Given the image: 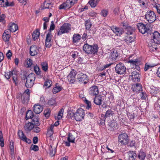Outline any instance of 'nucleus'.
I'll return each instance as SVG.
<instances>
[{"mask_svg": "<svg viewBox=\"0 0 160 160\" xmlns=\"http://www.w3.org/2000/svg\"><path fill=\"white\" fill-rule=\"evenodd\" d=\"M153 39L150 40L148 43V47H152L155 50L157 49L156 46L160 44V33L155 31L152 33Z\"/></svg>", "mask_w": 160, "mask_h": 160, "instance_id": "obj_1", "label": "nucleus"}, {"mask_svg": "<svg viewBox=\"0 0 160 160\" xmlns=\"http://www.w3.org/2000/svg\"><path fill=\"white\" fill-rule=\"evenodd\" d=\"M25 79L26 80L25 86L27 88H30L34 85L36 78L35 75L33 73H31L27 76H25Z\"/></svg>", "mask_w": 160, "mask_h": 160, "instance_id": "obj_2", "label": "nucleus"}, {"mask_svg": "<svg viewBox=\"0 0 160 160\" xmlns=\"http://www.w3.org/2000/svg\"><path fill=\"white\" fill-rule=\"evenodd\" d=\"M39 125L40 123L38 119L37 118H34L32 119V122L26 123L24 127V128L25 131L28 132L32 129L34 126H39Z\"/></svg>", "mask_w": 160, "mask_h": 160, "instance_id": "obj_3", "label": "nucleus"}, {"mask_svg": "<svg viewBox=\"0 0 160 160\" xmlns=\"http://www.w3.org/2000/svg\"><path fill=\"white\" fill-rule=\"evenodd\" d=\"M74 118L77 121H80L84 118L85 116L84 110L82 108L78 109L74 113H73Z\"/></svg>", "mask_w": 160, "mask_h": 160, "instance_id": "obj_4", "label": "nucleus"}, {"mask_svg": "<svg viewBox=\"0 0 160 160\" xmlns=\"http://www.w3.org/2000/svg\"><path fill=\"white\" fill-rule=\"evenodd\" d=\"M71 29V25L68 23H64L60 27V30L58 32L57 35L60 36L62 34L67 33L70 31Z\"/></svg>", "mask_w": 160, "mask_h": 160, "instance_id": "obj_5", "label": "nucleus"}, {"mask_svg": "<svg viewBox=\"0 0 160 160\" xmlns=\"http://www.w3.org/2000/svg\"><path fill=\"white\" fill-rule=\"evenodd\" d=\"M145 18L149 23H152L155 21L156 16L153 11L149 10L146 12Z\"/></svg>", "mask_w": 160, "mask_h": 160, "instance_id": "obj_6", "label": "nucleus"}, {"mask_svg": "<svg viewBox=\"0 0 160 160\" xmlns=\"http://www.w3.org/2000/svg\"><path fill=\"white\" fill-rule=\"evenodd\" d=\"M78 0H67L64 3L60 5V9H69L76 3Z\"/></svg>", "mask_w": 160, "mask_h": 160, "instance_id": "obj_7", "label": "nucleus"}, {"mask_svg": "<svg viewBox=\"0 0 160 160\" xmlns=\"http://www.w3.org/2000/svg\"><path fill=\"white\" fill-rule=\"evenodd\" d=\"M115 72L119 74H122L126 71V68L124 64L122 62H119L117 64L115 67Z\"/></svg>", "mask_w": 160, "mask_h": 160, "instance_id": "obj_8", "label": "nucleus"}, {"mask_svg": "<svg viewBox=\"0 0 160 160\" xmlns=\"http://www.w3.org/2000/svg\"><path fill=\"white\" fill-rule=\"evenodd\" d=\"M118 141L122 145H126L128 142V137L126 133H122L118 137Z\"/></svg>", "mask_w": 160, "mask_h": 160, "instance_id": "obj_9", "label": "nucleus"}, {"mask_svg": "<svg viewBox=\"0 0 160 160\" xmlns=\"http://www.w3.org/2000/svg\"><path fill=\"white\" fill-rule=\"evenodd\" d=\"M137 26L139 32L142 34L148 32V31L149 30L148 25L139 23L137 24Z\"/></svg>", "mask_w": 160, "mask_h": 160, "instance_id": "obj_10", "label": "nucleus"}, {"mask_svg": "<svg viewBox=\"0 0 160 160\" xmlns=\"http://www.w3.org/2000/svg\"><path fill=\"white\" fill-rule=\"evenodd\" d=\"M77 80L78 82H80L81 83H83L84 84L87 83L88 82V76L86 74L82 72L78 74Z\"/></svg>", "mask_w": 160, "mask_h": 160, "instance_id": "obj_11", "label": "nucleus"}, {"mask_svg": "<svg viewBox=\"0 0 160 160\" xmlns=\"http://www.w3.org/2000/svg\"><path fill=\"white\" fill-rule=\"evenodd\" d=\"M52 35L51 32H48L47 34L45 39V46L47 48H50L52 43Z\"/></svg>", "mask_w": 160, "mask_h": 160, "instance_id": "obj_12", "label": "nucleus"}, {"mask_svg": "<svg viewBox=\"0 0 160 160\" xmlns=\"http://www.w3.org/2000/svg\"><path fill=\"white\" fill-rule=\"evenodd\" d=\"M118 56V53L117 50H114L110 54L108 58V61L114 63L116 61L117 59Z\"/></svg>", "mask_w": 160, "mask_h": 160, "instance_id": "obj_13", "label": "nucleus"}, {"mask_svg": "<svg viewBox=\"0 0 160 160\" xmlns=\"http://www.w3.org/2000/svg\"><path fill=\"white\" fill-rule=\"evenodd\" d=\"M140 75L139 72L136 71H132L130 77H132V80L135 82H138L140 81Z\"/></svg>", "mask_w": 160, "mask_h": 160, "instance_id": "obj_14", "label": "nucleus"}, {"mask_svg": "<svg viewBox=\"0 0 160 160\" xmlns=\"http://www.w3.org/2000/svg\"><path fill=\"white\" fill-rule=\"evenodd\" d=\"M113 32L119 36H121L124 32L122 29L116 26H112L110 27Z\"/></svg>", "mask_w": 160, "mask_h": 160, "instance_id": "obj_15", "label": "nucleus"}, {"mask_svg": "<svg viewBox=\"0 0 160 160\" xmlns=\"http://www.w3.org/2000/svg\"><path fill=\"white\" fill-rule=\"evenodd\" d=\"M18 135L20 139L23 141L26 142L28 144H30L31 142V140L27 138L22 130H19L18 131Z\"/></svg>", "mask_w": 160, "mask_h": 160, "instance_id": "obj_16", "label": "nucleus"}, {"mask_svg": "<svg viewBox=\"0 0 160 160\" xmlns=\"http://www.w3.org/2000/svg\"><path fill=\"white\" fill-rule=\"evenodd\" d=\"M89 92L91 96H96L99 93L98 87L96 85L91 87L89 89Z\"/></svg>", "mask_w": 160, "mask_h": 160, "instance_id": "obj_17", "label": "nucleus"}, {"mask_svg": "<svg viewBox=\"0 0 160 160\" xmlns=\"http://www.w3.org/2000/svg\"><path fill=\"white\" fill-rule=\"evenodd\" d=\"M76 75V74L74 71L71 72L68 75V80L71 83H73L75 82Z\"/></svg>", "mask_w": 160, "mask_h": 160, "instance_id": "obj_18", "label": "nucleus"}, {"mask_svg": "<svg viewBox=\"0 0 160 160\" xmlns=\"http://www.w3.org/2000/svg\"><path fill=\"white\" fill-rule=\"evenodd\" d=\"M132 90L133 92H140L142 91V87L140 83L134 84L132 86Z\"/></svg>", "mask_w": 160, "mask_h": 160, "instance_id": "obj_19", "label": "nucleus"}, {"mask_svg": "<svg viewBox=\"0 0 160 160\" xmlns=\"http://www.w3.org/2000/svg\"><path fill=\"white\" fill-rule=\"evenodd\" d=\"M98 49V47L97 44H93L91 45L89 54L93 55L97 54Z\"/></svg>", "mask_w": 160, "mask_h": 160, "instance_id": "obj_20", "label": "nucleus"}, {"mask_svg": "<svg viewBox=\"0 0 160 160\" xmlns=\"http://www.w3.org/2000/svg\"><path fill=\"white\" fill-rule=\"evenodd\" d=\"M39 50L35 46H32L30 49V53L32 56L37 55L38 53Z\"/></svg>", "mask_w": 160, "mask_h": 160, "instance_id": "obj_21", "label": "nucleus"}, {"mask_svg": "<svg viewBox=\"0 0 160 160\" xmlns=\"http://www.w3.org/2000/svg\"><path fill=\"white\" fill-rule=\"evenodd\" d=\"M42 110V107L39 105L35 104L33 106V111L36 114L40 113Z\"/></svg>", "mask_w": 160, "mask_h": 160, "instance_id": "obj_22", "label": "nucleus"}, {"mask_svg": "<svg viewBox=\"0 0 160 160\" xmlns=\"http://www.w3.org/2000/svg\"><path fill=\"white\" fill-rule=\"evenodd\" d=\"M102 97L101 95H99L95 96L93 102L97 105H100L102 104Z\"/></svg>", "mask_w": 160, "mask_h": 160, "instance_id": "obj_23", "label": "nucleus"}, {"mask_svg": "<svg viewBox=\"0 0 160 160\" xmlns=\"http://www.w3.org/2000/svg\"><path fill=\"white\" fill-rule=\"evenodd\" d=\"M8 28L11 32H14L18 29V27L17 24L13 23L11 22L9 24Z\"/></svg>", "mask_w": 160, "mask_h": 160, "instance_id": "obj_24", "label": "nucleus"}, {"mask_svg": "<svg viewBox=\"0 0 160 160\" xmlns=\"http://www.w3.org/2000/svg\"><path fill=\"white\" fill-rule=\"evenodd\" d=\"M108 125L109 126L108 129L110 130L113 131L117 129V123L114 121L109 122Z\"/></svg>", "mask_w": 160, "mask_h": 160, "instance_id": "obj_25", "label": "nucleus"}, {"mask_svg": "<svg viewBox=\"0 0 160 160\" xmlns=\"http://www.w3.org/2000/svg\"><path fill=\"white\" fill-rule=\"evenodd\" d=\"M34 118H36L34 117L33 112L32 111L29 110L27 111L26 116V120H28V119L31 118L32 121V119Z\"/></svg>", "mask_w": 160, "mask_h": 160, "instance_id": "obj_26", "label": "nucleus"}, {"mask_svg": "<svg viewBox=\"0 0 160 160\" xmlns=\"http://www.w3.org/2000/svg\"><path fill=\"white\" fill-rule=\"evenodd\" d=\"M22 101L23 103L27 104L29 100V97L28 95H26L25 93H23L22 96Z\"/></svg>", "mask_w": 160, "mask_h": 160, "instance_id": "obj_27", "label": "nucleus"}, {"mask_svg": "<svg viewBox=\"0 0 160 160\" xmlns=\"http://www.w3.org/2000/svg\"><path fill=\"white\" fill-rule=\"evenodd\" d=\"M129 157L128 160H135L137 157V154L135 152L130 151L128 153Z\"/></svg>", "mask_w": 160, "mask_h": 160, "instance_id": "obj_28", "label": "nucleus"}, {"mask_svg": "<svg viewBox=\"0 0 160 160\" xmlns=\"http://www.w3.org/2000/svg\"><path fill=\"white\" fill-rule=\"evenodd\" d=\"M135 40V37L128 35L125 39L124 41L128 44H130Z\"/></svg>", "mask_w": 160, "mask_h": 160, "instance_id": "obj_29", "label": "nucleus"}, {"mask_svg": "<svg viewBox=\"0 0 160 160\" xmlns=\"http://www.w3.org/2000/svg\"><path fill=\"white\" fill-rule=\"evenodd\" d=\"M81 37L79 34H74L72 37V42L76 43L79 42L81 39Z\"/></svg>", "mask_w": 160, "mask_h": 160, "instance_id": "obj_30", "label": "nucleus"}, {"mask_svg": "<svg viewBox=\"0 0 160 160\" xmlns=\"http://www.w3.org/2000/svg\"><path fill=\"white\" fill-rule=\"evenodd\" d=\"M126 30L127 31L126 33L128 35L133 34L135 31L134 28L130 26H127Z\"/></svg>", "mask_w": 160, "mask_h": 160, "instance_id": "obj_31", "label": "nucleus"}, {"mask_svg": "<svg viewBox=\"0 0 160 160\" xmlns=\"http://www.w3.org/2000/svg\"><path fill=\"white\" fill-rule=\"evenodd\" d=\"M34 70L36 74L38 76V78H41L42 77V75L41 74V71L39 67L37 65L35 66L34 68Z\"/></svg>", "mask_w": 160, "mask_h": 160, "instance_id": "obj_32", "label": "nucleus"}, {"mask_svg": "<svg viewBox=\"0 0 160 160\" xmlns=\"http://www.w3.org/2000/svg\"><path fill=\"white\" fill-rule=\"evenodd\" d=\"M91 45H89L88 43L85 44L83 47V50L85 52L88 54H89V52L90 50Z\"/></svg>", "mask_w": 160, "mask_h": 160, "instance_id": "obj_33", "label": "nucleus"}, {"mask_svg": "<svg viewBox=\"0 0 160 160\" xmlns=\"http://www.w3.org/2000/svg\"><path fill=\"white\" fill-rule=\"evenodd\" d=\"M62 89V88L61 86L59 85L58 83H56L55 87L53 89V93L54 94H56L61 91Z\"/></svg>", "mask_w": 160, "mask_h": 160, "instance_id": "obj_34", "label": "nucleus"}, {"mask_svg": "<svg viewBox=\"0 0 160 160\" xmlns=\"http://www.w3.org/2000/svg\"><path fill=\"white\" fill-rule=\"evenodd\" d=\"M138 157L141 160H144L146 157V153L143 151H140L138 155Z\"/></svg>", "mask_w": 160, "mask_h": 160, "instance_id": "obj_35", "label": "nucleus"}, {"mask_svg": "<svg viewBox=\"0 0 160 160\" xmlns=\"http://www.w3.org/2000/svg\"><path fill=\"white\" fill-rule=\"evenodd\" d=\"M40 35V32L38 30H36L35 31L33 32L32 34V37L34 41L38 38Z\"/></svg>", "mask_w": 160, "mask_h": 160, "instance_id": "obj_36", "label": "nucleus"}, {"mask_svg": "<svg viewBox=\"0 0 160 160\" xmlns=\"http://www.w3.org/2000/svg\"><path fill=\"white\" fill-rule=\"evenodd\" d=\"M52 7V4L50 2H48L45 1L43 3V6L42 9H49Z\"/></svg>", "mask_w": 160, "mask_h": 160, "instance_id": "obj_37", "label": "nucleus"}, {"mask_svg": "<svg viewBox=\"0 0 160 160\" xmlns=\"http://www.w3.org/2000/svg\"><path fill=\"white\" fill-rule=\"evenodd\" d=\"M85 26L87 30H89L92 26L91 22L90 20H87L85 22Z\"/></svg>", "mask_w": 160, "mask_h": 160, "instance_id": "obj_38", "label": "nucleus"}, {"mask_svg": "<svg viewBox=\"0 0 160 160\" xmlns=\"http://www.w3.org/2000/svg\"><path fill=\"white\" fill-rule=\"evenodd\" d=\"M42 69L45 72H46L48 69V64L46 62H42L41 64Z\"/></svg>", "mask_w": 160, "mask_h": 160, "instance_id": "obj_39", "label": "nucleus"}, {"mask_svg": "<svg viewBox=\"0 0 160 160\" xmlns=\"http://www.w3.org/2000/svg\"><path fill=\"white\" fill-rule=\"evenodd\" d=\"M75 139V138L73 135L71 133H69L68 135L67 138L68 141H70L71 142L74 143Z\"/></svg>", "mask_w": 160, "mask_h": 160, "instance_id": "obj_40", "label": "nucleus"}, {"mask_svg": "<svg viewBox=\"0 0 160 160\" xmlns=\"http://www.w3.org/2000/svg\"><path fill=\"white\" fill-rule=\"evenodd\" d=\"M4 143L2 136V132L0 131V146L2 147L4 146Z\"/></svg>", "mask_w": 160, "mask_h": 160, "instance_id": "obj_41", "label": "nucleus"}, {"mask_svg": "<svg viewBox=\"0 0 160 160\" xmlns=\"http://www.w3.org/2000/svg\"><path fill=\"white\" fill-rule=\"evenodd\" d=\"M113 114V111L111 109L108 110L105 113V115L104 118H107L111 116Z\"/></svg>", "mask_w": 160, "mask_h": 160, "instance_id": "obj_42", "label": "nucleus"}, {"mask_svg": "<svg viewBox=\"0 0 160 160\" xmlns=\"http://www.w3.org/2000/svg\"><path fill=\"white\" fill-rule=\"evenodd\" d=\"M48 104L50 106H55L56 105L55 100L54 99L51 98L48 100Z\"/></svg>", "mask_w": 160, "mask_h": 160, "instance_id": "obj_43", "label": "nucleus"}, {"mask_svg": "<svg viewBox=\"0 0 160 160\" xmlns=\"http://www.w3.org/2000/svg\"><path fill=\"white\" fill-rule=\"evenodd\" d=\"M6 2H5V6L6 7L9 6H13L14 5V3L13 2H11L9 3L7 0H6ZM0 1H1V3H3L4 2V0H0Z\"/></svg>", "mask_w": 160, "mask_h": 160, "instance_id": "obj_44", "label": "nucleus"}, {"mask_svg": "<svg viewBox=\"0 0 160 160\" xmlns=\"http://www.w3.org/2000/svg\"><path fill=\"white\" fill-rule=\"evenodd\" d=\"M13 71H10L9 72H5L4 75L5 77L7 79H8L10 78L11 76L13 75Z\"/></svg>", "mask_w": 160, "mask_h": 160, "instance_id": "obj_45", "label": "nucleus"}, {"mask_svg": "<svg viewBox=\"0 0 160 160\" xmlns=\"http://www.w3.org/2000/svg\"><path fill=\"white\" fill-rule=\"evenodd\" d=\"M155 65H154L153 64H148L147 63H146L145 64L144 68V70L145 71H146L148 70L149 69L151 68L154 67V66H155Z\"/></svg>", "mask_w": 160, "mask_h": 160, "instance_id": "obj_46", "label": "nucleus"}, {"mask_svg": "<svg viewBox=\"0 0 160 160\" xmlns=\"http://www.w3.org/2000/svg\"><path fill=\"white\" fill-rule=\"evenodd\" d=\"M138 1L141 6L144 7L148 4V2L146 0H138Z\"/></svg>", "mask_w": 160, "mask_h": 160, "instance_id": "obj_47", "label": "nucleus"}, {"mask_svg": "<svg viewBox=\"0 0 160 160\" xmlns=\"http://www.w3.org/2000/svg\"><path fill=\"white\" fill-rule=\"evenodd\" d=\"M63 111L64 109L63 108H62L59 111L58 116V120L62 118V117L63 115Z\"/></svg>", "mask_w": 160, "mask_h": 160, "instance_id": "obj_48", "label": "nucleus"}, {"mask_svg": "<svg viewBox=\"0 0 160 160\" xmlns=\"http://www.w3.org/2000/svg\"><path fill=\"white\" fill-rule=\"evenodd\" d=\"M50 150V152L49 154L52 157L54 156L56 153V150L55 149H54V150L52 148V146H51L50 148L49 149Z\"/></svg>", "mask_w": 160, "mask_h": 160, "instance_id": "obj_49", "label": "nucleus"}, {"mask_svg": "<svg viewBox=\"0 0 160 160\" xmlns=\"http://www.w3.org/2000/svg\"><path fill=\"white\" fill-rule=\"evenodd\" d=\"M88 35L89 37V38L92 37L94 33H95V31L94 30L90 29L88 30Z\"/></svg>", "mask_w": 160, "mask_h": 160, "instance_id": "obj_50", "label": "nucleus"}, {"mask_svg": "<svg viewBox=\"0 0 160 160\" xmlns=\"http://www.w3.org/2000/svg\"><path fill=\"white\" fill-rule=\"evenodd\" d=\"M5 15L4 14L0 15V22H1L3 25H4L5 23Z\"/></svg>", "mask_w": 160, "mask_h": 160, "instance_id": "obj_51", "label": "nucleus"}, {"mask_svg": "<svg viewBox=\"0 0 160 160\" xmlns=\"http://www.w3.org/2000/svg\"><path fill=\"white\" fill-rule=\"evenodd\" d=\"M11 36L9 34L8 35H2V38L3 40L5 42H7L9 40Z\"/></svg>", "mask_w": 160, "mask_h": 160, "instance_id": "obj_52", "label": "nucleus"}, {"mask_svg": "<svg viewBox=\"0 0 160 160\" xmlns=\"http://www.w3.org/2000/svg\"><path fill=\"white\" fill-rule=\"evenodd\" d=\"M30 149L35 151H37L38 150L39 148L37 145L32 144L30 148Z\"/></svg>", "mask_w": 160, "mask_h": 160, "instance_id": "obj_53", "label": "nucleus"}, {"mask_svg": "<svg viewBox=\"0 0 160 160\" xmlns=\"http://www.w3.org/2000/svg\"><path fill=\"white\" fill-rule=\"evenodd\" d=\"M10 149L11 154L12 155L14 153V142H10Z\"/></svg>", "mask_w": 160, "mask_h": 160, "instance_id": "obj_54", "label": "nucleus"}, {"mask_svg": "<svg viewBox=\"0 0 160 160\" xmlns=\"http://www.w3.org/2000/svg\"><path fill=\"white\" fill-rule=\"evenodd\" d=\"M71 53L72 54V56L73 60L77 57L78 54V52L77 51L72 52Z\"/></svg>", "mask_w": 160, "mask_h": 160, "instance_id": "obj_55", "label": "nucleus"}, {"mask_svg": "<svg viewBox=\"0 0 160 160\" xmlns=\"http://www.w3.org/2000/svg\"><path fill=\"white\" fill-rule=\"evenodd\" d=\"M88 3L93 8H94L97 5L94 0H90Z\"/></svg>", "mask_w": 160, "mask_h": 160, "instance_id": "obj_56", "label": "nucleus"}, {"mask_svg": "<svg viewBox=\"0 0 160 160\" xmlns=\"http://www.w3.org/2000/svg\"><path fill=\"white\" fill-rule=\"evenodd\" d=\"M55 28V25L54 24V22L52 21L51 22L50 28L49 30V32H51L52 30H54Z\"/></svg>", "mask_w": 160, "mask_h": 160, "instance_id": "obj_57", "label": "nucleus"}, {"mask_svg": "<svg viewBox=\"0 0 160 160\" xmlns=\"http://www.w3.org/2000/svg\"><path fill=\"white\" fill-rule=\"evenodd\" d=\"M85 99V102L87 105L86 108L88 109H89L91 107V102L87 100L86 99Z\"/></svg>", "mask_w": 160, "mask_h": 160, "instance_id": "obj_58", "label": "nucleus"}, {"mask_svg": "<svg viewBox=\"0 0 160 160\" xmlns=\"http://www.w3.org/2000/svg\"><path fill=\"white\" fill-rule=\"evenodd\" d=\"M128 62L133 65L134 64L135 65H136L137 64H138V60L137 59L135 60L129 59Z\"/></svg>", "mask_w": 160, "mask_h": 160, "instance_id": "obj_59", "label": "nucleus"}, {"mask_svg": "<svg viewBox=\"0 0 160 160\" xmlns=\"http://www.w3.org/2000/svg\"><path fill=\"white\" fill-rule=\"evenodd\" d=\"M81 38H82V39L84 40H85L88 38H89V37L88 35L87 31H86L84 32Z\"/></svg>", "mask_w": 160, "mask_h": 160, "instance_id": "obj_60", "label": "nucleus"}, {"mask_svg": "<svg viewBox=\"0 0 160 160\" xmlns=\"http://www.w3.org/2000/svg\"><path fill=\"white\" fill-rule=\"evenodd\" d=\"M140 96L141 97V98L142 99L145 100L147 96L145 92L142 91L141 93L140 94Z\"/></svg>", "mask_w": 160, "mask_h": 160, "instance_id": "obj_61", "label": "nucleus"}, {"mask_svg": "<svg viewBox=\"0 0 160 160\" xmlns=\"http://www.w3.org/2000/svg\"><path fill=\"white\" fill-rule=\"evenodd\" d=\"M158 90H157L155 87L152 88L150 91V92L153 95H155L158 92Z\"/></svg>", "mask_w": 160, "mask_h": 160, "instance_id": "obj_62", "label": "nucleus"}, {"mask_svg": "<svg viewBox=\"0 0 160 160\" xmlns=\"http://www.w3.org/2000/svg\"><path fill=\"white\" fill-rule=\"evenodd\" d=\"M51 81L49 80H48L46 81L45 82L44 86L47 88L50 87L51 85Z\"/></svg>", "mask_w": 160, "mask_h": 160, "instance_id": "obj_63", "label": "nucleus"}, {"mask_svg": "<svg viewBox=\"0 0 160 160\" xmlns=\"http://www.w3.org/2000/svg\"><path fill=\"white\" fill-rule=\"evenodd\" d=\"M108 14V11L106 10H103L101 12V15L103 17H106Z\"/></svg>", "mask_w": 160, "mask_h": 160, "instance_id": "obj_64", "label": "nucleus"}]
</instances>
